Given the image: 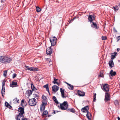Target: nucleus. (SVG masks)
<instances>
[{
    "label": "nucleus",
    "mask_w": 120,
    "mask_h": 120,
    "mask_svg": "<svg viewBox=\"0 0 120 120\" xmlns=\"http://www.w3.org/2000/svg\"><path fill=\"white\" fill-rule=\"evenodd\" d=\"M12 60V59L7 56H1L0 57V62L1 63L6 64L9 63Z\"/></svg>",
    "instance_id": "f257e3e1"
},
{
    "label": "nucleus",
    "mask_w": 120,
    "mask_h": 120,
    "mask_svg": "<svg viewBox=\"0 0 120 120\" xmlns=\"http://www.w3.org/2000/svg\"><path fill=\"white\" fill-rule=\"evenodd\" d=\"M60 106L61 109L63 110H65L67 109L68 104L66 101H64L62 104H60Z\"/></svg>",
    "instance_id": "f03ea898"
},
{
    "label": "nucleus",
    "mask_w": 120,
    "mask_h": 120,
    "mask_svg": "<svg viewBox=\"0 0 120 120\" xmlns=\"http://www.w3.org/2000/svg\"><path fill=\"white\" fill-rule=\"evenodd\" d=\"M28 102L30 105L31 106L35 105L37 103L36 100L35 98L30 99L29 101Z\"/></svg>",
    "instance_id": "7ed1b4c3"
},
{
    "label": "nucleus",
    "mask_w": 120,
    "mask_h": 120,
    "mask_svg": "<svg viewBox=\"0 0 120 120\" xmlns=\"http://www.w3.org/2000/svg\"><path fill=\"white\" fill-rule=\"evenodd\" d=\"M50 40L52 46H53L56 45V37H52L50 38Z\"/></svg>",
    "instance_id": "20e7f679"
},
{
    "label": "nucleus",
    "mask_w": 120,
    "mask_h": 120,
    "mask_svg": "<svg viewBox=\"0 0 120 120\" xmlns=\"http://www.w3.org/2000/svg\"><path fill=\"white\" fill-rule=\"evenodd\" d=\"M25 67L26 68V69H25L26 70H28L31 71H37L38 70V69L37 68L30 67L26 66H25Z\"/></svg>",
    "instance_id": "39448f33"
},
{
    "label": "nucleus",
    "mask_w": 120,
    "mask_h": 120,
    "mask_svg": "<svg viewBox=\"0 0 120 120\" xmlns=\"http://www.w3.org/2000/svg\"><path fill=\"white\" fill-rule=\"evenodd\" d=\"M101 88L104 91L108 92L109 90V86L107 84H105L102 87L101 86Z\"/></svg>",
    "instance_id": "423d86ee"
},
{
    "label": "nucleus",
    "mask_w": 120,
    "mask_h": 120,
    "mask_svg": "<svg viewBox=\"0 0 120 120\" xmlns=\"http://www.w3.org/2000/svg\"><path fill=\"white\" fill-rule=\"evenodd\" d=\"M105 101L106 102L110 99V95L108 93H105Z\"/></svg>",
    "instance_id": "0eeeda50"
},
{
    "label": "nucleus",
    "mask_w": 120,
    "mask_h": 120,
    "mask_svg": "<svg viewBox=\"0 0 120 120\" xmlns=\"http://www.w3.org/2000/svg\"><path fill=\"white\" fill-rule=\"evenodd\" d=\"M19 112V114L23 115L24 113V109L23 108L21 107H19L18 109Z\"/></svg>",
    "instance_id": "6e6552de"
},
{
    "label": "nucleus",
    "mask_w": 120,
    "mask_h": 120,
    "mask_svg": "<svg viewBox=\"0 0 120 120\" xmlns=\"http://www.w3.org/2000/svg\"><path fill=\"white\" fill-rule=\"evenodd\" d=\"M25 117L23 115L19 114L16 118V120H23Z\"/></svg>",
    "instance_id": "1a4fd4ad"
},
{
    "label": "nucleus",
    "mask_w": 120,
    "mask_h": 120,
    "mask_svg": "<svg viewBox=\"0 0 120 120\" xmlns=\"http://www.w3.org/2000/svg\"><path fill=\"white\" fill-rule=\"evenodd\" d=\"M59 89V87L56 85H54L52 87V91L55 93Z\"/></svg>",
    "instance_id": "9d476101"
},
{
    "label": "nucleus",
    "mask_w": 120,
    "mask_h": 120,
    "mask_svg": "<svg viewBox=\"0 0 120 120\" xmlns=\"http://www.w3.org/2000/svg\"><path fill=\"white\" fill-rule=\"evenodd\" d=\"M89 108L88 106H86L84 108H82L81 110L82 111L84 112H88V109Z\"/></svg>",
    "instance_id": "9b49d317"
},
{
    "label": "nucleus",
    "mask_w": 120,
    "mask_h": 120,
    "mask_svg": "<svg viewBox=\"0 0 120 120\" xmlns=\"http://www.w3.org/2000/svg\"><path fill=\"white\" fill-rule=\"evenodd\" d=\"M52 53V50L51 46L47 48L46 49V53L47 54H50Z\"/></svg>",
    "instance_id": "f8f14e48"
},
{
    "label": "nucleus",
    "mask_w": 120,
    "mask_h": 120,
    "mask_svg": "<svg viewBox=\"0 0 120 120\" xmlns=\"http://www.w3.org/2000/svg\"><path fill=\"white\" fill-rule=\"evenodd\" d=\"M17 82H15L13 81L10 84V86L12 87H16L17 86Z\"/></svg>",
    "instance_id": "ddd939ff"
},
{
    "label": "nucleus",
    "mask_w": 120,
    "mask_h": 120,
    "mask_svg": "<svg viewBox=\"0 0 120 120\" xmlns=\"http://www.w3.org/2000/svg\"><path fill=\"white\" fill-rule=\"evenodd\" d=\"M46 105V103L44 102L42 103L40 107V110L41 112H42L45 109V106Z\"/></svg>",
    "instance_id": "4468645a"
},
{
    "label": "nucleus",
    "mask_w": 120,
    "mask_h": 120,
    "mask_svg": "<svg viewBox=\"0 0 120 120\" xmlns=\"http://www.w3.org/2000/svg\"><path fill=\"white\" fill-rule=\"evenodd\" d=\"M95 19V17L92 15H89L88 19L89 21L91 22H92L93 20H94Z\"/></svg>",
    "instance_id": "2eb2a0df"
},
{
    "label": "nucleus",
    "mask_w": 120,
    "mask_h": 120,
    "mask_svg": "<svg viewBox=\"0 0 120 120\" xmlns=\"http://www.w3.org/2000/svg\"><path fill=\"white\" fill-rule=\"evenodd\" d=\"M53 83L54 84H56L58 86H59L60 85V83L59 80L55 78H54V79Z\"/></svg>",
    "instance_id": "dca6fc26"
},
{
    "label": "nucleus",
    "mask_w": 120,
    "mask_h": 120,
    "mask_svg": "<svg viewBox=\"0 0 120 120\" xmlns=\"http://www.w3.org/2000/svg\"><path fill=\"white\" fill-rule=\"evenodd\" d=\"M60 90L61 94V95L62 97L63 98H65L66 97L64 96V89H62V88H60Z\"/></svg>",
    "instance_id": "f3484780"
},
{
    "label": "nucleus",
    "mask_w": 120,
    "mask_h": 120,
    "mask_svg": "<svg viewBox=\"0 0 120 120\" xmlns=\"http://www.w3.org/2000/svg\"><path fill=\"white\" fill-rule=\"evenodd\" d=\"M91 26L95 29H98V27L97 26V25L96 23L93 22H92L91 23Z\"/></svg>",
    "instance_id": "a211bd4d"
},
{
    "label": "nucleus",
    "mask_w": 120,
    "mask_h": 120,
    "mask_svg": "<svg viewBox=\"0 0 120 120\" xmlns=\"http://www.w3.org/2000/svg\"><path fill=\"white\" fill-rule=\"evenodd\" d=\"M21 104L23 107H24L26 106V102L25 101L24 99H23L22 100L21 102Z\"/></svg>",
    "instance_id": "6ab92c4d"
},
{
    "label": "nucleus",
    "mask_w": 120,
    "mask_h": 120,
    "mask_svg": "<svg viewBox=\"0 0 120 120\" xmlns=\"http://www.w3.org/2000/svg\"><path fill=\"white\" fill-rule=\"evenodd\" d=\"M78 95L80 96H83L85 95L84 93L80 91H78Z\"/></svg>",
    "instance_id": "aec40b11"
},
{
    "label": "nucleus",
    "mask_w": 120,
    "mask_h": 120,
    "mask_svg": "<svg viewBox=\"0 0 120 120\" xmlns=\"http://www.w3.org/2000/svg\"><path fill=\"white\" fill-rule=\"evenodd\" d=\"M86 116L87 118L89 120H91V115L90 113L89 112H87V113Z\"/></svg>",
    "instance_id": "412c9836"
},
{
    "label": "nucleus",
    "mask_w": 120,
    "mask_h": 120,
    "mask_svg": "<svg viewBox=\"0 0 120 120\" xmlns=\"http://www.w3.org/2000/svg\"><path fill=\"white\" fill-rule=\"evenodd\" d=\"M109 66L111 68L112 67H113L114 64L112 60H111L110 61L109 63Z\"/></svg>",
    "instance_id": "4be33fe9"
},
{
    "label": "nucleus",
    "mask_w": 120,
    "mask_h": 120,
    "mask_svg": "<svg viewBox=\"0 0 120 120\" xmlns=\"http://www.w3.org/2000/svg\"><path fill=\"white\" fill-rule=\"evenodd\" d=\"M117 54V53L116 52H115L114 53H112L111 59L112 60H113L115 58V56Z\"/></svg>",
    "instance_id": "5701e85b"
},
{
    "label": "nucleus",
    "mask_w": 120,
    "mask_h": 120,
    "mask_svg": "<svg viewBox=\"0 0 120 120\" xmlns=\"http://www.w3.org/2000/svg\"><path fill=\"white\" fill-rule=\"evenodd\" d=\"M110 74L112 76H114L116 74L115 71H113V70H111L110 72Z\"/></svg>",
    "instance_id": "b1692460"
},
{
    "label": "nucleus",
    "mask_w": 120,
    "mask_h": 120,
    "mask_svg": "<svg viewBox=\"0 0 120 120\" xmlns=\"http://www.w3.org/2000/svg\"><path fill=\"white\" fill-rule=\"evenodd\" d=\"M5 93V90L4 87L3 88L2 87L1 91V94H2V96L3 97H4V94Z\"/></svg>",
    "instance_id": "393cba45"
},
{
    "label": "nucleus",
    "mask_w": 120,
    "mask_h": 120,
    "mask_svg": "<svg viewBox=\"0 0 120 120\" xmlns=\"http://www.w3.org/2000/svg\"><path fill=\"white\" fill-rule=\"evenodd\" d=\"M13 102L14 103H19V101L17 98H16L13 99Z\"/></svg>",
    "instance_id": "a878e982"
},
{
    "label": "nucleus",
    "mask_w": 120,
    "mask_h": 120,
    "mask_svg": "<svg viewBox=\"0 0 120 120\" xmlns=\"http://www.w3.org/2000/svg\"><path fill=\"white\" fill-rule=\"evenodd\" d=\"M67 110L68 111H70L73 113H75V110L73 108L68 109Z\"/></svg>",
    "instance_id": "bb28decb"
},
{
    "label": "nucleus",
    "mask_w": 120,
    "mask_h": 120,
    "mask_svg": "<svg viewBox=\"0 0 120 120\" xmlns=\"http://www.w3.org/2000/svg\"><path fill=\"white\" fill-rule=\"evenodd\" d=\"M5 106L8 107V108L10 109L11 107L9 103L7 102H5Z\"/></svg>",
    "instance_id": "cd10ccee"
},
{
    "label": "nucleus",
    "mask_w": 120,
    "mask_h": 120,
    "mask_svg": "<svg viewBox=\"0 0 120 120\" xmlns=\"http://www.w3.org/2000/svg\"><path fill=\"white\" fill-rule=\"evenodd\" d=\"M112 8L115 11H117L119 9V8L116 5L115 7H113Z\"/></svg>",
    "instance_id": "c85d7f7f"
},
{
    "label": "nucleus",
    "mask_w": 120,
    "mask_h": 120,
    "mask_svg": "<svg viewBox=\"0 0 120 120\" xmlns=\"http://www.w3.org/2000/svg\"><path fill=\"white\" fill-rule=\"evenodd\" d=\"M52 99L57 104L58 103V102L57 100L56 97L55 96H53V97Z\"/></svg>",
    "instance_id": "c756f323"
},
{
    "label": "nucleus",
    "mask_w": 120,
    "mask_h": 120,
    "mask_svg": "<svg viewBox=\"0 0 120 120\" xmlns=\"http://www.w3.org/2000/svg\"><path fill=\"white\" fill-rule=\"evenodd\" d=\"M31 88L33 90L35 91L36 90V88L34 87V85L32 84L31 85Z\"/></svg>",
    "instance_id": "7c9ffc66"
},
{
    "label": "nucleus",
    "mask_w": 120,
    "mask_h": 120,
    "mask_svg": "<svg viewBox=\"0 0 120 120\" xmlns=\"http://www.w3.org/2000/svg\"><path fill=\"white\" fill-rule=\"evenodd\" d=\"M36 11L38 12H40L41 10L40 8L38 6H36Z\"/></svg>",
    "instance_id": "2f4dec72"
},
{
    "label": "nucleus",
    "mask_w": 120,
    "mask_h": 120,
    "mask_svg": "<svg viewBox=\"0 0 120 120\" xmlns=\"http://www.w3.org/2000/svg\"><path fill=\"white\" fill-rule=\"evenodd\" d=\"M68 86H69L68 87L69 89L71 90H73V87L72 85L69 84V85H68Z\"/></svg>",
    "instance_id": "473e14b6"
},
{
    "label": "nucleus",
    "mask_w": 120,
    "mask_h": 120,
    "mask_svg": "<svg viewBox=\"0 0 120 120\" xmlns=\"http://www.w3.org/2000/svg\"><path fill=\"white\" fill-rule=\"evenodd\" d=\"M96 93H95L94 94V100L93 101H95L96 100Z\"/></svg>",
    "instance_id": "72a5a7b5"
},
{
    "label": "nucleus",
    "mask_w": 120,
    "mask_h": 120,
    "mask_svg": "<svg viewBox=\"0 0 120 120\" xmlns=\"http://www.w3.org/2000/svg\"><path fill=\"white\" fill-rule=\"evenodd\" d=\"M7 70H6L4 71V73L3 75L5 77H6V75L7 73Z\"/></svg>",
    "instance_id": "f704fd0d"
},
{
    "label": "nucleus",
    "mask_w": 120,
    "mask_h": 120,
    "mask_svg": "<svg viewBox=\"0 0 120 120\" xmlns=\"http://www.w3.org/2000/svg\"><path fill=\"white\" fill-rule=\"evenodd\" d=\"M114 103L116 105H119V103L117 100H116L114 101Z\"/></svg>",
    "instance_id": "c9c22d12"
},
{
    "label": "nucleus",
    "mask_w": 120,
    "mask_h": 120,
    "mask_svg": "<svg viewBox=\"0 0 120 120\" xmlns=\"http://www.w3.org/2000/svg\"><path fill=\"white\" fill-rule=\"evenodd\" d=\"M48 113V112L47 111H44L43 113V114L45 115H47Z\"/></svg>",
    "instance_id": "e433bc0d"
},
{
    "label": "nucleus",
    "mask_w": 120,
    "mask_h": 120,
    "mask_svg": "<svg viewBox=\"0 0 120 120\" xmlns=\"http://www.w3.org/2000/svg\"><path fill=\"white\" fill-rule=\"evenodd\" d=\"M27 92L29 95H30L32 93V92L31 90H28L27 91Z\"/></svg>",
    "instance_id": "4c0bfd02"
},
{
    "label": "nucleus",
    "mask_w": 120,
    "mask_h": 120,
    "mask_svg": "<svg viewBox=\"0 0 120 120\" xmlns=\"http://www.w3.org/2000/svg\"><path fill=\"white\" fill-rule=\"evenodd\" d=\"M107 39V38L106 36H102L101 37V39L102 40H106Z\"/></svg>",
    "instance_id": "58836bf2"
},
{
    "label": "nucleus",
    "mask_w": 120,
    "mask_h": 120,
    "mask_svg": "<svg viewBox=\"0 0 120 120\" xmlns=\"http://www.w3.org/2000/svg\"><path fill=\"white\" fill-rule=\"evenodd\" d=\"M5 81H4L2 82V87H3V88H4V85H5Z\"/></svg>",
    "instance_id": "ea45409f"
},
{
    "label": "nucleus",
    "mask_w": 120,
    "mask_h": 120,
    "mask_svg": "<svg viewBox=\"0 0 120 120\" xmlns=\"http://www.w3.org/2000/svg\"><path fill=\"white\" fill-rule=\"evenodd\" d=\"M43 87L44 88H47L48 87V84H47L45 85H44L43 86Z\"/></svg>",
    "instance_id": "a19ab883"
},
{
    "label": "nucleus",
    "mask_w": 120,
    "mask_h": 120,
    "mask_svg": "<svg viewBox=\"0 0 120 120\" xmlns=\"http://www.w3.org/2000/svg\"><path fill=\"white\" fill-rule=\"evenodd\" d=\"M16 75L15 74H14L13 75V78H15V77H16Z\"/></svg>",
    "instance_id": "79ce46f5"
},
{
    "label": "nucleus",
    "mask_w": 120,
    "mask_h": 120,
    "mask_svg": "<svg viewBox=\"0 0 120 120\" xmlns=\"http://www.w3.org/2000/svg\"><path fill=\"white\" fill-rule=\"evenodd\" d=\"M120 39V36H119L117 38V41H118Z\"/></svg>",
    "instance_id": "37998d69"
},
{
    "label": "nucleus",
    "mask_w": 120,
    "mask_h": 120,
    "mask_svg": "<svg viewBox=\"0 0 120 120\" xmlns=\"http://www.w3.org/2000/svg\"><path fill=\"white\" fill-rule=\"evenodd\" d=\"M113 31L114 32H117V31L116 30V29L114 28H113Z\"/></svg>",
    "instance_id": "c03bdc74"
},
{
    "label": "nucleus",
    "mask_w": 120,
    "mask_h": 120,
    "mask_svg": "<svg viewBox=\"0 0 120 120\" xmlns=\"http://www.w3.org/2000/svg\"><path fill=\"white\" fill-rule=\"evenodd\" d=\"M103 74H101L100 75H99V77H103Z\"/></svg>",
    "instance_id": "a18cd8bd"
},
{
    "label": "nucleus",
    "mask_w": 120,
    "mask_h": 120,
    "mask_svg": "<svg viewBox=\"0 0 120 120\" xmlns=\"http://www.w3.org/2000/svg\"><path fill=\"white\" fill-rule=\"evenodd\" d=\"M46 90L48 91L49 93V87L46 89Z\"/></svg>",
    "instance_id": "49530a36"
},
{
    "label": "nucleus",
    "mask_w": 120,
    "mask_h": 120,
    "mask_svg": "<svg viewBox=\"0 0 120 120\" xmlns=\"http://www.w3.org/2000/svg\"><path fill=\"white\" fill-rule=\"evenodd\" d=\"M46 60L47 61H49V62L51 60L50 59V58H46Z\"/></svg>",
    "instance_id": "de8ad7c7"
},
{
    "label": "nucleus",
    "mask_w": 120,
    "mask_h": 120,
    "mask_svg": "<svg viewBox=\"0 0 120 120\" xmlns=\"http://www.w3.org/2000/svg\"><path fill=\"white\" fill-rule=\"evenodd\" d=\"M23 120H29L28 119L24 117V119H23Z\"/></svg>",
    "instance_id": "09e8293b"
},
{
    "label": "nucleus",
    "mask_w": 120,
    "mask_h": 120,
    "mask_svg": "<svg viewBox=\"0 0 120 120\" xmlns=\"http://www.w3.org/2000/svg\"><path fill=\"white\" fill-rule=\"evenodd\" d=\"M120 50V49H117V51L118 52Z\"/></svg>",
    "instance_id": "8fccbe9b"
},
{
    "label": "nucleus",
    "mask_w": 120,
    "mask_h": 120,
    "mask_svg": "<svg viewBox=\"0 0 120 120\" xmlns=\"http://www.w3.org/2000/svg\"><path fill=\"white\" fill-rule=\"evenodd\" d=\"M117 118H118V120H120V118L119 117H118Z\"/></svg>",
    "instance_id": "3c124183"
},
{
    "label": "nucleus",
    "mask_w": 120,
    "mask_h": 120,
    "mask_svg": "<svg viewBox=\"0 0 120 120\" xmlns=\"http://www.w3.org/2000/svg\"><path fill=\"white\" fill-rule=\"evenodd\" d=\"M66 83L68 85H69V84L68 83H67V82H66Z\"/></svg>",
    "instance_id": "603ef678"
},
{
    "label": "nucleus",
    "mask_w": 120,
    "mask_h": 120,
    "mask_svg": "<svg viewBox=\"0 0 120 120\" xmlns=\"http://www.w3.org/2000/svg\"><path fill=\"white\" fill-rule=\"evenodd\" d=\"M51 116L50 115H48V117H49Z\"/></svg>",
    "instance_id": "864d4df0"
},
{
    "label": "nucleus",
    "mask_w": 120,
    "mask_h": 120,
    "mask_svg": "<svg viewBox=\"0 0 120 120\" xmlns=\"http://www.w3.org/2000/svg\"><path fill=\"white\" fill-rule=\"evenodd\" d=\"M54 113H56L55 111H54Z\"/></svg>",
    "instance_id": "5fc2aeb1"
},
{
    "label": "nucleus",
    "mask_w": 120,
    "mask_h": 120,
    "mask_svg": "<svg viewBox=\"0 0 120 120\" xmlns=\"http://www.w3.org/2000/svg\"><path fill=\"white\" fill-rule=\"evenodd\" d=\"M44 120H46L45 119H44Z\"/></svg>",
    "instance_id": "6e6d98bb"
},
{
    "label": "nucleus",
    "mask_w": 120,
    "mask_h": 120,
    "mask_svg": "<svg viewBox=\"0 0 120 120\" xmlns=\"http://www.w3.org/2000/svg\"><path fill=\"white\" fill-rule=\"evenodd\" d=\"M49 94L50 95V93H49Z\"/></svg>",
    "instance_id": "4d7b16f0"
}]
</instances>
